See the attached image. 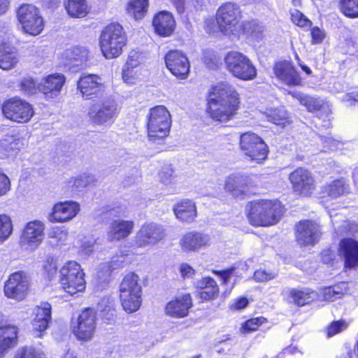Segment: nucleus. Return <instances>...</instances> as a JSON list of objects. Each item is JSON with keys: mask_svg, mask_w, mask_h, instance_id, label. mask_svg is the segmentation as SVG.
Instances as JSON below:
<instances>
[{"mask_svg": "<svg viewBox=\"0 0 358 358\" xmlns=\"http://www.w3.org/2000/svg\"><path fill=\"white\" fill-rule=\"evenodd\" d=\"M239 103V95L235 89L227 83H220L209 94L208 112L213 120L226 122L236 114Z\"/></svg>", "mask_w": 358, "mask_h": 358, "instance_id": "1", "label": "nucleus"}, {"mask_svg": "<svg viewBox=\"0 0 358 358\" xmlns=\"http://www.w3.org/2000/svg\"><path fill=\"white\" fill-rule=\"evenodd\" d=\"M248 218L254 226H270L278 222L283 209L279 201L258 200L248 206Z\"/></svg>", "mask_w": 358, "mask_h": 358, "instance_id": "2", "label": "nucleus"}, {"mask_svg": "<svg viewBox=\"0 0 358 358\" xmlns=\"http://www.w3.org/2000/svg\"><path fill=\"white\" fill-rule=\"evenodd\" d=\"M120 299L123 309L127 313H134L141 305L142 287L139 276L129 272L122 280L120 286Z\"/></svg>", "mask_w": 358, "mask_h": 358, "instance_id": "3", "label": "nucleus"}, {"mask_svg": "<svg viewBox=\"0 0 358 358\" xmlns=\"http://www.w3.org/2000/svg\"><path fill=\"white\" fill-rule=\"evenodd\" d=\"M127 37L122 27L117 23L106 26L100 36V47L103 55L108 59L121 55L126 45Z\"/></svg>", "mask_w": 358, "mask_h": 358, "instance_id": "4", "label": "nucleus"}, {"mask_svg": "<svg viewBox=\"0 0 358 358\" xmlns=\"http://www.w3.org/2000/svg\"><path fill=\"white\" fill-rule=\"evenodd\" d=\"M171 125V114L165 106H157L150 109L147 126L148 137L151 141L167 136Z\"/></svg>", "mask_w": 358, "mask_h": 358, "instance_id": "5", "label": "nucleus"}, {"mask_svg": "<svg viewBox=\"0 0 358 358\" xmlns=\"http://www.w3.org/2000/svg\"><path fill=\"white\" fill-rule=\"evenodd\" d=\"M59 282L63 289L74 295L85 289L84 273L80 265L74 261L66 263L60 269Z\"/></svg>", "mask_w": 358, "mask_h": 358, "instance_id": "6", "label": "nucleus"}, {"mask_svg": "<svg viewBox=\"0 0 358 358\" xmlns=\"http://www.w3.org/2000/svg\"><path fill=\"white\" fill-rule=\"evenodd\" d=\"M227 69L234 77L243 80H251L257 76V70L250 59L243 53L229 52L224 57Z\"/></svg>", "mask_w": 358, "mask_h": 358, "instance_id": "7", "label": "nucleus"}, {"mask_svg": "<svg viewBox=\"0 0 358 358\" xmlns=\"http://www.w3.org/2000/svg\"><path fill=\"white\" fill-rule=\"evenodd\" d=\"M241 17L240 6L234 2L222 4L217 11V22L220 30L225 35L236 34L241 25Z\"/></svg>", "mask_w": 358, "mask_h": 358, "instance_id": "8", "label": "nucleus"}, {"mask_svg": "<svg viewBox=\"0 0 358 358\" xmlns=\"http://www.w3.org/2000/svg\"><path fill=\"white\" fill-rule=\"evenodd\" d=\"M17 18L26 34L37 36L43 30V19L39 9L33 4L21 5L17 10Z\"/></svg>", "mask_w": 358, "mask_h": 358, "instance_id": "9", "label": "nucleus"}, {"mask_svg": "<svg viewBox=\"0 0 358 358\" xmlns=\"http://www.w3.org/2000/svg\"><path fill=\"white\" fill-rule=\"evenodd\" d=\"M1 110L6 119L17 123H27L34 115L31 104L19 98L5 101L1 104Z\"/></svg>", "mask_w": 358, "mask_h": 358, "instance_id": "10", "label": "nucleus"}, {"mask_svg": "<svg viewBox=\"0 0 358 358\" xmlns=\"http://www.w3.org/2000/svg\"><path fill=\"white\" fill-rule=\"evenodd\" d=\"M117 113L116 101L113 99L107 98L91 105L88 110V117L90 120L95 124H110Z\"/></svg>", "mask_w": 358, "mask_h": 358, "instance_id": "11", "label": "nucleus"}, {"mask_svg": "<svg viewBox=\"0 0 358 358\" xmlns=\"http://www.w3.org/2000/svg\"><path fill=\"white\" fill-rule=\"evenodd\" d=\"M241 149L251 161L260 163L266 158L268 149L261 137L254 133H245L240 137Z\"/></svg>", "mask_w": 358, "mask_h": 358, "instance_id": "12", "label": "nucleus"}, {"mask_svg": "<svg viewBox=\"0 0 358 358\" xmlns=\"http://www.w3.org/2000/svg\"><path fill=\"white\" fill-rule=\"evenodd\" d=\"M289 180L293 192L299 196H308L315 189V180L312 173L303 167H298L290 173Z\"/></svg>", "mask_w": 358, "mask_h": 358, "instance_id": "13", "label": "nucleus"}, {"mask_svg": "<svg viewBox=\"0 0 358 358\" xmlns=\"http://www.w3.org/2000/svg\"><path fill=\"white\" fill-rule=\"evenodd\" d=\"M29 287L28 276L23 271L15 272L5 282L4 294L9 299L22 301L25 298Z\"/></svg>", "mask_w": 358, "mask_h": 358, "instance_id": "14", "label": "nucleus"}, {"mask_svg": "<svg viewBox=\"0 0 358 358\" xmlns=\"http://www.w3.org/2000/svg\"><path fill=\"white\" fill-rule=\"evenodd\" d=\"M254 186L255 182L251 177L236 173L227 177L224 189L233 197L242 199L250 194V189Z\"/></svg>", "mask_w": 358, "mask_h": 358, "instance_id": "15", "label": "nucleus"}, {"mask_svg": "<svg viewBox=\"0 0 358 358\" xmlns=\"http://www.w3.org/2000/svg\"><path fill=\"white\" fill-rule=\"evenodd\" d=\"M44 224L39 220L28 222L20 237L22 246L30 250L36 249L44 239Z\"/></svg>", "mask_w": 358, "mask_h": 358, "instance_id": "16", "label": "nucleus"}, {"mask_svg": "<svg viewBox=\"0 0 358 358\" xmlns=\"http://www.w3.org/2000/svg\"><path fill=\"white\" fill-rule=\"evenodd\" d=\"M165 64L171 73L179 79H186L189 72V62L181 51L168 52L164 57Z\"/></svg>", "mask_w": 358, "mask_h": 358, "instance_id": "17", "label": "nucleus"}, {"mask_svg": "<svg viewBox=\"0 0 358 358\" xmlns=\"http://www.w3.org/2000/svg\"><path fill=\"white\" fill-rule=\"evenodd\" d=\"M164 227L157 223L144 224L136 236V243L140 247L154 245L165 237Z\"/></svg>", "mask_w": 358, "mask_h": 358, "instance_id": "18", "label": "nucleus"}, {"mask_svg": "<svg viewBox=\"0 0 358 358\" xmlns=\"http://www.w3.org/2000/svg\"><path fill=\"white\" fill-rule=\"evenodd\" d=\"M96 314L93 309L87 308L79 315L76 325H74L73 332L79 340L90 339L96 329Z\"/></svg>", "mask_w": 358, "mask_h": 358, "instance_id": "19", "label": "nucleus"}, {"mask_svg": "<svg viewBox=\"0 0 358 358\" xmlns=\"http://www.w3.org/2000/svg\"><path fill=\"white\" fill-rule=\"evenodd\" d=\"M322 234L318 224L312 220H302L296 225V238L300 245H309L317 243Z\"/></svg>", "mask_w": 358, "mask_h": 358, "instance_id": "20", "label": "nucleus"}, {"mask_svg": "<svg viewBox=\"0 0 358 358\" xmlns=\"http://www.w3.org/2000/svg\"><path fill=\"white\" fill-rule=\"evenodd\" d=\"M338 256L344 262V267L355 269L358 267V241L352 238L341 240L338 250Z\"/></svg>", "mask_w": 358, "mask_h": 358, "instance_id": "21", "label": "nucleus"}, {"mask_svg": "<svg viewBox=\"0 0 358 358\" xmlns=\"http://www.w3.org/2000/svg\"><path fill=\"white\" fill-rule=\"evenodd\" d=\"M80 205L77 202L69 201L55 204L50 215V222H67L74 218L80 211Z\"/></svg>", "mask_w": 358, "mask_h": 358, "instance_id": "22", "label": "nucleus"}, {"mask_svg": "<svg viewBox=\"0 0 358 358\" xmlns=\"http://www.w3.org/2000/svg\"><path fill=\"white\" fill-rule=\"evenodd\" d=\"M34 334L36 337H41L42 333L48 329L51 320V306L47 302L41 303L34 308Z\"/></svg>", "mask_w": 358, "mask_h": 358, "instance_id": "23", "label": "nucleus"}, {"mask_svg": "<svg viewBox=\"0 0 358 358\" xmlns=\"http://www.w3.org/2000/svg\"><path fill=\"white\" fill-rule=\"evenodd\" d=\"M276 77L289 86L300 85L301 78L292 64L287 61L278 62L274 67Z\"/></svg>", "mask_w": 358, "mask_h": 358, "instance_id": "24", "label": "nucleus"}, {"mask_svg": "<svg viewBox=\"0 0 358 358\" xmlns=\"http://www.w3.org/2000/svg\"><path fill=\"white\" fill-rule=\"evenodd\" d=\"M210 238L208 235L197 231H189L185 234L180 240V245L182 251H197L209 245Z\"/></svg>", "mask_w": 358, "mask_h": 358, "instance_id": "25", "label": "nucleus"}, {"mask_svg": "<svg viewBox=\"0 0 358 358\" xmlns=\"http://www.w3.org/2000/svg\"><path fill=\"white\" fill-rule=\"evenodd\" d=\"M64 83L65 78L63 75L51 74L42 79L38 84V90L43 93L46 98H54L60 93Z\"/></svg>", "mask_w": 358, "mask_h": 358, "instance_id": "26", "label": "nucleus"}, {"mask_svg": "<svg viewBox=\"0 0 358 358\" xmlns=\"http://www.w3.org/2000/svg\"><path fill=\"white\" fill-rule=\"evenodd\" d=\"M155 32L162 36H169L174 31L176 22L173 15L163 10L157 13L152 20Z\"/></svg>", "mask_w": 358, "mask_h": 358, "instance_id": "27", "label": "nucleus"}, {"mask_svg": "<svg viewBox=\"0 0 358 358\" xmlns=\"http://www.w3.org/2000/svg\"><path fill=\"white\" fill-rule=\"evenodd\" d=\"M176 218L182 222L191 223L197 216L196 206L191 199H185L178 201L173 207Z\"/></svg>", "mask_w": 358, "mask_h": 358, "instance_id": "28", "label": "nucleus"}, {"mask_svg": "<svg viewBox=\"0 0 358 358\" xmlns=\"http://www.w3.org/2000/svg\"><path fill=\"white\" fill-rule=\"evenodd\" d=\"M78 87L83 96L96 94L103 90L102 78L97 75L88 74L82 76L78 82Z\"/></svg>", "mask_w": 358, "mask_h": 358, "instance_id": "29", "label": "nucleus"}, {"mask_svg": "<svg viewBox=\"0 0 358 358\" xmlns=\"http://www.w3.org/2000/svg\"><path fill=\"white\" fill-rule=\"evenodd\" d=\"M192 298L189 294L171 301L166 305V313L168 315L181 318L188 315L189 309L192 307Z\"/></svg>", "mask_w": 358, "mask_h": 358, "instance_id": "30", "label": "nucleus"}, {"mask_svg": "<svg viewBox=\"0 0 358 358\" xmlns=\"http://www.w3.org/2000/svg\"><path fill=\"white\" fill-rule=\"evenodd\" d=\"M65 55L67 59L66 64L71 68H75V70L85 66L90 57L89 50L82 46H76L68 49L65 52Z\"/></svg>", "mask_w": 358, "mask_h": 358, "instance_id": "31", "label": "nucleus"}, {"mask_svg": "<svg viewBox=\"0 0 358 358\" xmlns=\"http://www.w3.org/2000/svg\"><path fill=\"white\" fill-rule=\"evenodd\" d=\"M134 226L133 221L115 220L110 224L108 238L110 241L125 238L131 233Z\"/></svg>", "mask_w": 358, "mask_h": 358, "instance_id": "32", "label": "nucleus"}, {"mask_svg": "<svg viewBox=\"0 0 358 358\" xmlns=\"http://www.w3.org/2000/svg\"><path fill=\"white\" fill-rule=\"evenodd\" d=\"M19 62V55L17 49L10 44H0V68L10 70L16 66Z\"/></svg>", "mask_w": 358, "mask_h": 358, "instance_id": "33", "label": "nucleus"}, {"mask_svg": "<svg viewBox=\"0 0 358 358\" xmlns=\"http://www.w3.org/2000/svg\"><path fill=\"white\" fill-rule=\"evenodd\" d=\"M288 94L298 100L301 105L306 106L307 110L310 112H315L322 109L324 110L328 109L327 106H326L322 100L317 98L308 96L298 91H289Z\"/></svg>", "mask_w": 358, "mask_h": 358, "instance_id": "34", "label": "nucleus"}, {"mask_svg": "<svg viewBox=\"0 0 358 358\" xmlns=\"http://www.w3.org/2000/svg\"><path fill=\"white\" fill-rule=\"evenodd\" d=\"M126 258L124 255H117L112 258L110 262H106L100 266L98 272V278L104 285L108 284L112 271L122 267L124 265Z\"/></svg>", "mask_w": 358, "mask_h": 358, "instance_id": "35", "label": "nucleus"}, {"mask_svg": "<svg viewBox=\"0 0 358 358\" xmlns=\"http://www.w3.org/2000/svg\"><path fill=\"white\" fill-rule=\"evenodd\" d=\"M64 5L68 15L71 17H84L90 10L87 0H66Z\"/></svg>", "mask_w": 358, "mask_h": 358, "instance_id": "36", "label": "nucleus"}, {"mask_svg": "<svg viewBox=\"0 0 358 358\" xmlns=\"http://www.w3.org/2000/svg\"><path fill=\"white\" fill-rule=\"evenodd\" d=\"M289 295L293 299L294 303L299 306L308 304L317 297V292L308 288L302 289H292L289 291Z\"/></svg>", "mask_w": 358, "mask_h": 358, "instance_id": "37", "label": "nucleus"}, {"mask_svg": "<svg viewBox=\"0 0 358 358\" xmlns=\"http://www.w3.org/2000/svg\"><path fill=\"white\" fill-rule=\"evenodd\" d=\"M17 328L13 325L0 327V343L10 349L17 344Z\"/></svg>", "mask_w": 358, "mask_h": 358, "instance_id": "38", "label": "nucleus"}, {"mask_svg": "<svg viewBox=\"0 0 358 358\" xmlns=\"http://www.w3.org/2000/svg\"><path fill=\"white\" fill-rule=\"evenodd\" d=\"M263 115L268 121L282 127L290 123L287 112L284 109H267Z\"/></svg>", "mask_w": 358, "mask_h": 358, "instance_id": "39", "label": "nucleus"}, {"mask_svg": "<svg viewBox=\"0 0 358 358\" xmlns=\"http://www.w3.org/2000/svg\"><path fill=\"white\" fill-rule=\"evenodd\" d=\"M346 190L345 181L342 179L335 180L323 186L322 192L327 196L336 199L344 194Z\"/></svg>", "mask_w": 358, "mask_h": 358, "instance_id": "40", "label": "nucleus"}, {"mask_svg": "<svg viewBox=\"0 0 358 358\" xmlns=\"http://www.w3.org/2000/svg\"><path fill=\"white\" fill-rule=\"evenodd\" d=\"M148 5V0H130L127 10L136 20H140L145 15Z\"/></svg>", "mask_w": 358, "mask_h": 358, "instance_id": "41", "label": "nucleus"}, {"mask_svg": "<svg viewBox=\"0 0 358 358\" xmlns=\"http://www.w3.org/2000/svg\"><path fill=\"white\" fill-rule=\"evenodd\" d=\"M97 310L100 312L101 317L107 320H111L115 313L113 299L108 296L103 297L98 303Z\"/></svg>", "mask_w": 358, "mask_h": 358, "instance_id": "42", "label": "nucleus"}, {"mask_svg": "<svg viewBox=\"0 0 358 358\" xmlns=\"http://www.w3.org/2000/svg\"><path fill=\"white\" fill-rule=\"evenodd\" d=\"M345 286V283H341V285L324 287L322 290L324 299L334 301L341 298L345 292V288L343 287Z\"/></svg>", "mask_w": 358, "mask_h": 358, "instance_id": "43", "label": "nucleus"}, {"mask_svg": "<svg viewBox=\"0 0 358 358\" xmlns=\"http://www.w3.org/2000/svg\"><path fill=\"white\" fill-rule=\"evenodd\" d=\"M241 27L243 33L256 38H260L264 31L262 24L256 20L245 22L241 25Z\"/></svg>", "mask_w": 358, "mask_h": 358, "instance_id": "44", "label": "nucleus"}, {"mask_svg": "<svg viewBox=\"0 0 358 358\" xmlns=\"http://www.w3.org/2000/svg\"><path fill=\"white\" fill-rule=\"evenodd\" d=\"M340 8L345 16L358 17V0H340Z\"/></svg>", "mask_w": 358, "mask_h": 358, "instance_id": "45", "label": "nucleus"}, {"mask_svg": "<svg viewBox=\"0 0 358 358\" xmlns=\"http://www.w3.org/2000/svg\"><path fill=\"white\" fill-rule=\"evenodd\" d=\"M13 232V223L9 216L0 215V243L6 241Z\"/></svg>", "mask_w": 358, "mask_h": 358, "instance_id": "46", "label": "nucleus"}, {"mask_svg": "<svg viewBox=\"0 0 358 358\" xmlns=\"http://www.w3.org/2000/svg\"><path fill=\"white\" fill-rule=\"evenodd\" d=\"M159 182L164 185H170L175 182L176 175L173 166L170 164H164L159 172Z\"/></svg>", "mask_w": 358, "mask_h": 358, "instance_id": "47", "label": "nucleus"}, {"mask_svg": "<svg viewBox=\"0 0 358 358\" xmlns=\"http://www.w3.org/2000/svg\"><path fill=\"white\" fill-rule=\"evenodd\" d=\"M93 180V176L85 173L78 177L71 178L69 180L68 185L74 190L79 191L90 185Z\"/></svg>", "mask_w": 358, "mask_h": 358, "instance_id": "48", "label": "nucleus"}, {"mask_svg": "<svg viewBox=\"0 0 358 358\" xmlns=\"http://www.w3.org/2000/svg\"><path fill=\"white\" fill-rule=\"evenodd\" d=\"M218 294L219 287L215 280L206 289L198 292V296L202 301L213 300L218 296Z\"/></svg>", "mask_w": 358, "mask_h": 358, "instance_id": "49", "label": "nucleus"}, {"mask_svg": "<svg viewBox=\"0 0 358 358\" xmlns=\"http://www.w3.org/2000/svg\"><path fill=\"white\" fill-rule=\"evenodd\" d=\"M15 358H45V357L41 351L31 346H25L17 351Z\"/></svg>", "mask_w": 358, "mask_h": 358, "instance_id": "50", "label": "nucleus"}, {"mask_svg": "<svg viewBox=\"0 0 358 358\" xmlns=\"http://www.w3.org/2000/svg\"><path fill=\"white\" fill-rule=\"evenodd\" d=\"M266 322L264 317H255L247 320L241 327V331L248 334L257 330L259 327Z\"/></svg>", "mask_w": 358, "mask_h": 358, "instance_id": "51", "label": "nucleus"}, {"mask_svg": "<svg viewBox=\"0 0 358 358\" xmlns=\"http://www.w3.org/2000/svg\"><path fill=\"white\" fill-rule=\"evenodd\" d=\"M20 90L26 94H35L38 89V85L32 78L27 77L22 79L20 82Z\"/></svg>", "mask_w": 358, "mask_h": 358, "instance_id": "52", "label": "nucleus"}, {"mask_svg": "<svg viewBox=\"0 0 358 358\" xmlns=\"http://www.w3.org/2000/svg\"><path fill=\"white\" fill-rule=\"evenodd\" d=\"M292 21L299 27H310L311 22L299 10L294 9L291 12Z\"/></svg>", "mask_w": 358, "mask_h": 358, "instance_id": "53", "label": "nucleus"}, {"mask_svg": "<svg viewBox=\"0 0 358 358\" xmlns=\"http://www.w3.org/2000/svg\"><path fill=\"white\" fill-rule=\"evenodd\" d=\"M21 142L19 138L13 136H8L1 141V145L6 150H19Z\"/></svg>", "mask_w": 358, "mask_h": 358, "instance_id": "54", "label": "nucleus"}, {"mask_svg": "<svg viewBox=\"0 0 358 358\" xmlns=\"http://www.w3.org/2000/svg\"><path fill=\"white\" fill-rule=\"evenodd\" d=\"M348 327V323L343 320L334 321L327 328V336L331 337Z\"/></svg>", "mask_w": 358, "mask_h": 358, "instance_id": "55", "label": "nucleus"}, {"mask_svg": "<svg viewBox=\"0 0 358 358\" xmlns=\"http://www.w3.org/2000/svg\"><path fill=\"white\" fill-rule=\"evenodd\" d=\"M277 276V273L269 271L267 272L262 269L255 271L253 278L256 282H263L272 280Z\"/></svg>", "mask_w": 358, "mask_h": 358, "instance_id": "56", "label": "nucleus"}, {"mask_svg": "<svg viewBox=\"0 0 358 358\" xmlns=\"http://www.w3.org/2000/svg\"><path fill=\"white\" fill-rule=\"evenodd\" d=\"M50 238H54L61 244L65 242L68 238V231L63 227H56L50 234Z\"/></svg>", "mask_w": 358, "mask_h": 358, "instance_id": "57", "label": "nucleus"}, {"mask_svg": "<svg viewBox=\"0 0 358 358\" xmlns=\"http://www.w3.org/2000/svg\"><path fill=\"white\" fill-rule=\"evenodd\" d=\"M95 241L93 239L84 240L80 246V253L84 256H90L94 251Z\"/></svg>", "mask_w": 358, "mask_h": 358, "instance_id": "58", "label": "nucleus"}, {"mask_svg": "<svg viewBox=\"0 0 358 358\" xmlns=\"http://www.w3.org/2000/svg\"><path fill=\"white\" fill-rule=\"evenodd\" d=\"M43 267L48 274L49 280L52 279L55 276L57 270L56 261L52 258H48Z\"/></svg>", "mask_w": 358, "mask_h": 358, "instance_id": "59", "label": "nucleus"}, {"mask_svg": "<svg viewBox=\"0 0 358 358\" xmlns=\"http://www.w3.org/2000/svg\"><path fill=\"white\" fill-rule=\"evenodd\" d=\"M10 189L9 178L0 171V196L6 195Z\"/></svg>", "mask_w": 358, "mask_h": 358, "instance_id": "60", "label": "nucleus"}, {"mask_svg": "<svg viewBox=\"0 0 358 358\" xmlns=\"http://www.w3.org/2000/svg\"><path fill=\"white\" fill-rule=\"evenodd\" d=\"M311 36L313 43H320L324 38V33L318 27H313L311 29Z\"/></svg>", "mask_w": 358, "mask_h": 358, "instance_id": "61", "label": "nucleus"}, {"mask_svg": "<svg viewBox=\"0 0 358 358\" xmlns=\"http://www.w3.org/2000/svg\"><path fill=\"white\" fill-rule=\"evenodd\" d=\"M179 271L183 278H190L194 274L193 268L186 263L180 265Z\"/></svg>", "mask_w": 358, "mask_h": 358, "instance_id": "62", "label": "nucleus"}, {"mask_svg": "<svg viewBox=\"0 0 358 358\" xmlns=\"http://www.w3.org/2000/svg\"><path fill=\"white\" fill-rule=\"evenodd\" d=\"M214 279L210 277H203L195 282V286L199 291L206 289L210 283L213 282Z\"/></svg>", "mask_w": 358, "mask_h": 358, "instance_id": "63", "label": "nucleus"}, {"mask_svg": "<svg viewBox=\"0 0 358 358\" xmlns=\"http://www.w3.org/2000/svg\"><path fill=\"white\" fill-rule=\"evenodd\" d=\"M122 79L128 84L134 83L136 80L134 70L124 68L122 72Z\"/></svg>", "mask_w": 358, "mask_h": 358, "instance_id": "64", "label": "nucleus"}]
</instances>
